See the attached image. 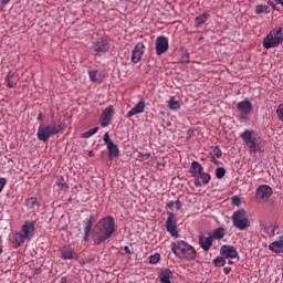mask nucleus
<instances>
[{
  "label": "nucleus",
  "instance_id": "36",
  "mask_svg": "<svg viewBox=\"0 0 283 283\" xmlns=\"http://www.w3.org/2000/svg\"><path fill=\"white\" fill-rule=\"evenodd\" d=\"M206 21H207V14L206 13L198 15L196 18V21H195L196 27L198 28V27L202 25V23H206Z\"/></svg>",
  "mask_w": 283,
  "mask_h": 283
},
{
  "label": "nucleus",
  "instance_id": "6",
  "mask_svg": "<svg viewBox=\"0 0 283 283\" xmlns=\"http://www.w3.org/2000/svg\"><path fill=\"white\" fill-rule=\"evenodd\" d=\"M232 224L240 231L249 229V227H251V222L249 221V216H247V210L240 209L234 211L232 214Z\"/></svg>",
  "mask_w": 283,
  "mask_h": 283
},
{
  "label": "nucleus",
  "instance_id": "48",
  "mask_svg": "<svg viewBox=\"0 0 283 283\" xmlns=\"http://www.w3.org/2000/svg\"><path fill=\"white\" fill-rule=\"evenodd\" d=\"M149 156H151V154L145 153V154L140 155V158H142L143 160H149Z\"/></svg>",
  "mask_w": 283,
  "mask_h": 283
},
{
  "label": "nucleus",
  "instance_id": "51",
  "mask_svg": "<svg viewBox=\"0 0 283 283\" xmlns=\"http://www.w3.org/2000/svg\"><path fill=\"white\" fill-rule=\"evenodd\" d=\"M174 206H175V202H174V201H169V202L167 203V208H168V209H174Z\"/></svg>",
  "mask_w": 283,
  "mask_h": 283
},
{
  "label": "nucleus",
  "instance_id": "53",
  "mask_svg": "<svg viewBox=\"0 0 283 283\" xmlns=\"http://www.w3.org/2000/svg\"><path fill=\"white\" fill-rule=\"evenodd\" d=\"M38 120L43 122V114L40 113V114L38 115Z\"/></svg>",
  "mask_w": 283,
  "mask_h": 283
},
{
  "label": "nucleus",
  "instance_id": "22",
  "mask_svg": "<svg viewBox=\"0 0 283 283\" xmlns=\"http://www.w3.org/2000/svg\"><path fill=\"white\" fill-rule=\"evenodd\" d=\"M269 249L272 253H283V239L270 243Z\"/></svg>",
  "mask_w": 283,
  "mask_h": 283
},
{
  "label": "nucleus",
  "instance_id": "35",
  "mask_svg": "<svg viewBox=\"0 0 283 283\" xmlns=\"http://www.w3.org/2000/svg\"><path fill=\"white\" fill-rule=\"evenodd\" d=\"M277 224H270L264 227V231H266V233H269L270 235H275V231H277Z\"/></svg>",
  "mask_w": 283,
  "mask_h": 283
},
{
  "label": "nucleus",
  "instance_id": "5",
  "mask_svg": "<svg viewBox=\"0 0 283 283\" xmlns=\"http://www.w3.org/2000/svg\"><path fill=\"white\" fill-rule=\"evenodd\" d=\"M240 138L247 145L250 154H255L256 151H261L260 143H258V135L253 129H245L241 135Z\"/></svg>",
  "mask_w": 283,
  "mask_h": 283
},
{
  "label": "nucleus",
  "instance_id": "18",
  "mask_svg": "<svg viewBox=\"0 0 283 283\" xmlns=\"http://www.w3.org/2000/svg\"><path fill=\"white\" fill-rule=\"evenodd\" d=\"M63 260H76L77 255L73 248L64 247L60 250Z\"/></svg>",
  "mask_w": 283,
  "mask_h": 283
},
{
  "label": "nucleus",
  "instance_id": "23",
  "mask_svg": "<svg viewBox=\"0 0 283 283\" xmlns=\"http://www.w3.org/2000/svg\"><path fill=\"white\" fill-rule=\"evenodd\" d=\"M171 277H174V272H171V270H164L159 273L160 283H171Z\"/></svg>",
  "mask_w": 283,
  "mask_h": 283
},
{
  "label": "nucleus",
  "instance_id": "32",
  "mask_svg": "<svg viewBox=\"0 0 283 283\" xmlns=\"http://www.w3.org/2000/svg\"><path fill=\"white\" fill-rule=\"evenodd\" d=\"M97 132H98V126H96L87 132H84L81 135V138H92V136H94V134H96Z\"/></svg>",
  "mask_w": 283,
  "mask_h": 283
},
{
  "label": "nucleus",
  "instance_id": "14",
  "mask_svg": "<svg viewBox=\"0 0 283 283\" xmlns=\"http://www.w3.org/2000/svg\"><path fill=\"white\" fill-rule=\"evenodd\" d=\"M220 255L226 260H235L238 258V250L233 245H222L220 249Z\"/></svg>",
  "mask_w": 283,
  "mask_h": 283
},
{
  "label": "nucleus",
  "instance_id": "10",
  "mask_svg": "<svg viewBox=\"0 0 283 283\" xmlns=\"http://www.w3.org/2000/svg\"><path fill=\"white\" fill-rule=\"evenodd\" d=\"M112 118H114V106H107L99 118V123L102 127H109V123H112Z\"/></svg>",
  "mask_w": 283,
  "mask_h": 283
},
{
  "label": "nucleus",
  "instance_id": "57",
  "mask_svg": "<svg viewBox=\"0 0 283 283\" xmlns=\"http://www.w3.org/2000/svg\"><path fill=\"white\" fill-rule=\"evenodd\" d=\"M88 156L92 157V156H94V154H93L92 151H90V153H88Z\"/></svg>",
  "mask_w": 283,
  "mask_h": 283
},
{
  "label": "nucleus",
  "instance_id": "49",
  "mask_svg": "<svg viewBox=\"0 0 283 283\" xmlns=\"http://www.w3.org/2000/svg\"><path fill=\"white\" fill-rule=\"evenodd\" d=\"M223 273L224 275H229L231 273V268L230 266L223 268Z\"/></svg>",
  "mask_w": 283,
  "mask_h": 283
},
{
  "label": "nucleus",
  "instance_id": "56",
  "mask_svg": "<svg viewBox=\"0 0 283 283\" xmlns=\"http://www.w3.org/2000/svg\"><path fill=\"white\" fill-rule=\"evenodd\" d=\"M273 1H275L276 3L283 7V0H273Z\"/></svg>",
  "mask_w": 283,
  "mask_h": 283
},
{
  "label": "nucleus",
  "instance_id": "16",
  "mask_svg": "<svg viewBox=\"0 0 283 283\" xmlns=\"http://www.w3.org/2000/svg\"><path fill=\"white\" fill-rule=\"evenodd\" d=\"M237 109L243 116H249L253 112V104L249 99L241 101L237 104Z\"/></svg>",
  "mask_w": 283,
  "mask_h": 283
},
{
  "label": "nucleus",
  "instance_id": "34",
  "mask_svg": "<svg viewBox=\"0 0 283 283\" xmlns=\"http://www.w3.org/2000/svg\"><path fill=\"white\" fill-rule=\"evenodd\" d=\"M107 148H108V151H109V155L111 156H113V157H116V156H118V146L116 145V144H109L108 146H107Z\"/></svg>",
  "mask_w": 283,
  "mask_h": 283
},
{
  "label": "nucleus",
  "instance_id": "40",
  "mask_svg": "<svg viewBox=\"0 0 283 283\" xmlns=\"http://www.w3.org/2000/svg\"><path fill=\"white\" fill-rule=\"evenodd\" d=\"M149 262L150 264H158V262H160V254H155V255H151L149 258Z\"/></svg>",
  "mask_w": 283,
  "mask_h": 283
},
{
  "label": "nucleus",
  "instance_id": "19",
  "mask_svg": "<svg viewBox=\"0 0 283 283\" xmlns=\"http://www.w3.org/2000/svg\"><path fill=\"white\" fill-rule=\"evenodd\" d=\"M199 245L201 247L202 250L209 251V249H211V247H213V237L200 235L199 237Z\"/></svg>",
  "mask_w": 283,
  "mask_h": 283
},
{
  "label": "nucleus",
  "instance_id": "30",
  "mask_svg": "<svg viewBox=\"0 0 283 283\" xmlns=\"http://www.w3.org/2000/svg\"><path fill=\"white\" fill-rule=\"evenodd\" d=\"M200 178L202 185H209L211 182V175L205 172V170L198 176Z\"/></svg>",
  "mask_w": 283,
  "mask_h": 283
},
{
  "label": "nucleus",
  "instance_id": "38",
  "mask_svg": "<svg viewBox=\"0 0 283 283\" xmlns=\"http://www.w3.org/2000/svg\"><path fill=\"white\" fill-rule=\"evenodd\" d=\"M212 156L214 158H222V150L220 149V146H214L212 149Z\"/></svg>",
  "mask_w": 283,
  "mask_h": 283
},
{
  "label": "nucleus",
  "instance_id": "50",
  "mask_svg": "<svg viewBox=\"0 0 283 283\" xmlns=\"http://www.w3.org/2000/svg\"><path fill=\"white\" fill-rule=\"evenodd\" d=\"M124 251H125L126 255H132V250L129 249V247L125 245Z\"/></svg>",
  "mask_w": 283,
  "mask_h": 283
},
{
  "label": "nucleus",
  "instance_id": "21",
  "mask_svg": "<svg viewBox=\"0 0 283 283\" xmlns=\"http://www.w3.org/2000/svg\"><path fill=\"white\" fill-rule=\"evenodd\" d=\"M17 73L9 71L6 75L4 83L9 90H12L13 87H17Z\"/></svg>",
  "mask_w": 283,
  "mask_h": 283
},
{
  "label": "nucleus",
  "instance_id": "7",
  "mask_svg": "<svg viewBox=\"0 0 283 283\" xmlns=\"http://www.w3.org/2000/svg\"><path fill=\"white\" fill-rule=\"evenodd\" d=\"M109 41L105 38H99L91 46V52L93 56H103L105 52H109Z\"/></svg>",
  "mask_w": 283,
  "mask_h": 283
},
{
  "label": "nucleus",
  "instance_id": "43",
  "mask_svg": "<svg viewBox=\"0 0 283 283\" xmlns=\"http://www.w3.org/2000/svg\"><path fill=\"white\" fill-rule=\"evenodd\" d=\"M268 4L272 8V10L280 12V9L277 8V6H275V2L273 0H269Z\"/></svg>",
  "mask_w": 283,
  "mask_h": 283
},
{
  "label": "nucleus",
  "instance_id": "46",
  "mask_svg": "<svg viewBox=\"0 0 283 283\" xmlns=\"http://www.w3.org/2000/svg\"><path fill=\"white\" fill-rule=\"evenodd\" d=\"M202 181H200V178L199 177H195V187H198V188H200V187H202Z\"/></svg>",
  "mask_w": 283,
  "mask_h": 283
},
{
  "label": "nucleus",
  "instance_id": "15",
  "mask_svg": "<svg viewBox=\"0 0 283 283\" xmlns=\"http://www.w3.org/2000/svg\"><path fill=\"white\" fill-rule=\"evenodd\" d=\"M25 238L21 232H13L9 235L10 244L13 249H19L25 242Z\"/></svg>",
  "mask_w": 283,
  "mask_h": 283
},
{
  "label": "nucleus",
  "instance_id": "45",
  "mask_svg": "<svg viewBox=\"0 0 283 283\" xmlns=\"http://www.w3.org/2000/svg\"><path fill=\"white\" fill-rule=\"evenodd\" d=\"M175 207H176L177 211H180V209H182V202L179 199H177L175 201Z\"/></svg>",
  "mask_w": 283,
  "mask_h": 283
},
{
  "label": "nucleus",
  "instance_id": "13",
  "mask_svg": "<svg viewBox=\"0 0 283 283\" xmlns=\"http://www.w3.org/2000/svg\"><path fill=\"white\" fill-rule=\"evenodd\" d=\"M273 196V188L268 185H261L255 191V198L259 200H269V197Z\"/></svg>",
  "mask_w": 283,
  "mask_h": 283
},
{
  "label": "nucleus",
  "instance_id": "28",
  "mask_svg": "<svg viewBox=\"0 0 283 283\" xmlns=\"http://www.w3.org/2000/svg\"><path fill=\"white\" fill-rule=\"evenodd\" d=\"M88 78L92 83H98L99 73L98 70L88 71Z\"/></svg>",
  "mask_w": 283,
  "mask_h": 283
},
{
  "label": "nucleus",
  "instance_id": "26",
  "mask_svg": "<svg viewBox=\"0 0 283 283\" xmlns=\"http://www.w3.org/2000/svg\"><path fill=\"white\" fill-rule=\"evenodd\" d=\"M210 237L213 240H222L224 238V228H217Z\"/></svg>",
  "mask_w": 283,
  "mask_h": 283
},
{
  "label": "nucleus",
  "instance_id": "11",
  "mask_svg": "<svg viewBox=\"0 0 283 283\" xmlns=\"http://www.w3.org/2000/svg\"><path fill=\"white\" fill-rule=\"evenodd\" d=\"M169 50V40L165 35H159L156 39V54L160 56Z\"/></svg>",
  "mask_w": 283,
  "mask_h": 283
},
{
  "label": "nucleus",
  "instance_id": "47",
  "mask_svg": "<svg viewBox=\"0 0 283 283\" xmlns=\"http://www.w3.org/2000/svg\"><path fill=\"white\" fill-rule=\"evenodd\" d=\"M240 198L239 197H233L232 198V203L235 205L237 207H240Z\"/></svg>",
  "mask_w": 283,
  "mask_h": 283
},
{
  "label": "nucleus",
  "instance_id": "33",
  "mask_svg": "<svg viewBox=\"0 0 283 283\" xmlns=\"http://www.w3.org/2000/svg\"><path fill=\"white\" fill-rule=\"evenodd\" d=\"M212 264H214V266H224V264H227V259L224 256H217L213 261Z\"/></svg>",
  "mask_w": 283,
  "mask_h": 283
},
{
  "label": "nucleus",
  "instance_id": "20",
  "mask_svg": "<svg viewBox=\"0 0 283 283\" xmlns=\"http://www.w3.org/2000/svg\"><path fill=\"white\" fill-rule=\"evenodd\" d=\"M205 171V167H202V165L198 161H192L190 169H189V174L190 176H192V178H198V176L200 174H202Z\"/></svg>",
  "mask_w": 283,
  "mask_h": 283
},
{
  "label": "nucleus",
  "instance_id": "42",
  "mask_svg": "<svg viewBox=\"0 0 283 283\" xmlns=\"http://www.w3.org/2000/svg\"><path fill=\"white\" fill-rule=\"evenodd\" d=\"M181 63H189V53H184L180 57Z\"/></svg>",
  "mask_w": 283,
  "mask_h": 283
},
{
  "label": "nucleus",
  "instance_id": "9",
  "mask_svg": "<svg viewBox=\"0 0 283 283\" xmlns=\"http://www.w3.org/2000/svg\"><path fill=\"white\" fill-rule=\"evenodd\" d=\"M36 230V221H25L21 228L20 233L27 239L34 238V231Z\"/></svg>",
  "mask_w": 283,
  "mask_h": 283
},
{
  "label": "nucleus",
  "instance_id": "55",
  "mask_svg": "<svg viewBox=\"0 0 283 283\" xmlns=\"http://www.w3.org/2000/svg\"><path fill=\"white\" fill-rule=\"evenodd\" d=\"M8 3H10V0H2L3 6H8Z\"/></svg>",
  "mask_w": 283,
  "mask_h": 283
},
{
  "label": "nucleus",
  "instance_id": "37",
  "mask_svg": "<svg viewBox=\"0 0 283 283\" xmlns=\"http://www.w3.org/2000/svg\"><path fill=\"white\" fill-rule=\"evenodd\" d=\"M226 174H227V170L222 167H218L216 169V178H218L219 180H221V178H224Z\"/></svg>",
  "mask_w": 283,
  "mask_h": 283
},
{
  "label": "nucleus",
  "instance_id": "58",
  "mask_svg": "<svg viewBox=\"0 0 283 283\" xmlns=\"http://www.w3.org/2000/svg\"><path fill=\"white\" fill-rule=\"evenodd\" d=\"M228 264H233V261H229Z\"/></svg>",
  "mask_w": 283,
  "mask_h": 283
},
{
  "label": "nucleus",
  "instance_id": "25",
  "mask_svg": "<svg viewBox=\"0 0 283 283\" xmlns=\"http://www.w3.org/2000/svg\"><path fill=\"white\" fill-rule=\"evenodd\" d=\"M56 185H57L59 189H61L62 191H67V189H70V187L67 186V182H65V178H63V176L56 177Z\"/></svg>",
  "mask_w": 283,
  "mask_h": 283
},
{
  "label": "nucleus",
  "instance_id": "12",
  "mask_svg": "<svg viewBox=\"0 0 283 283\" xmlns=\"http://www.w3.org/2000/svg\"><path fill=\"white\" fill-rule=\"evenodd\" d=\"M143 54H145V44L143 42H138L132 51V63H140Z\"/></svg>",
  "mask_w": 283,
  "mask_h": 283
},
{
  "label": "nucleus",
  "instance_id": "3",
  "mask_svg": "<svg viewBox=\"0 0 283 283\" xmlns=\"http://www.w3.org/2000/svg\"><path fill=\"white\" fill-rule=\"evenodd\" d=\"M170 248L172 253L176 255V258H179V260H187L190 262L191 260H196L198 255L196 249L182 240L172 242Z\"/></svg>",
  "mask_w": 283,
  "mask_h": 283
},
{
  "label": "nucleus",
  "instance_id": "17",
  "mask_svg": "<svg viewBox=\"0 0 283 283\" xmlns=\"http://www.w3.org/2000/svg\"><path fill=\"white\" fill-rule=\"evenodd\" d=\"M145 112V99H139L138 103L127 112L126 118H132V116H136V114H143Z\"/></svg>",
  "mask_w": 283,
  "mask_h": 283
},
{
  "label": "nucleus",
  "instance_id": "27",
  "mask_svg": "<svg viewBox=\"0 0 283 283\" xmlns=\"http://www.w3.org/2000/svg\"><path fill=\"white\" fill-rule=\"evenodd\" d=\"M90 233H92V217L86 222L84 228V241L87 242V238H90Z\"/></svg>",
  "mask_w": 283,
  "mask_h": 283
},
{
  "label": "nucleus",
  "instance_id": "29",
  "mask_svg": "<svg viewBox=\"0 0 283 283\" xmlns=\"http://www.w3.org/2000/svg\"><path fill=\"white\" fill-rule=\"evenodd\" d=\"M169 109H180V102L176 101V97H170L168 102Z\"/></svg>",
  "mask_w": 283,
  "mask_h": 283
},
{
  "label": "nucleus",
  "instance_id": "52",
  "mask_svg": "<svg viewBox=\"0 0 283 283\" xmlns=\"http://www.w3.org/2000/svg\"><path fill=\"white\" fill-rule=\"evenodd\" d=\"M216 158H218V157L211 156L210 163H213V165H218V161L216 160Z\"/></svg>",
  "mask_w": 283,
  "mask_h": 283
},
{
  "label": "nucleus",
  "instance_id": "54",
  "mask_svg": "<svg viewBox=\"0 0 283 283\" xmlns=\"http://www.w3.org/2000/svg\"><path fill=\"white\" fill-rule=\"evenodd\" d=\"M3 253V245H1V235H0V255Z\"/></svg>",
  "mask_w": 283,
  "mask_h": 283
},
{
  "label": "nucleus",
  "instance_id": "24",
  "mask_svg": "<svg viewBox=\"0 0 283 283\" xmlns=\"http://www.w3.org/2000/svg\"><path fill=\"white\" fill-rule=\"evenodd\" d=\"M255 14H269L271 12V7L268 4H256L254 7Z\"/></svg>",
  "mask_w": 283,
  "mask_h": 283
},
{
  "label": "nucleus",
  "instance_id": "2",
  "mask_svg": "<svg viewBox=\"0 0 283 283\" xmlns=\"http://www.w3.org/2000/svg\"><path fill=\"white\" fill-rule=\"evenodd\" d=\"M65 129V126L61 122H52L50 124L41 123L38 128L36 137L42 143H48L51 136H56Z\"/></svg>",
  "mask_w": 283,
  "mask_h": 283
},
{
  "label": "nucleus",
  "instance_id": "31",
  "mask_svg": "<svg viewBox=\"0 0 283 283\" xmlns=\"http://www.w3.org/2000/svg\"><path fill=\"white\" fill-rule=\"evenodd\" d=\"M25 205L28 209H34L35 207L39 206V201L36 200V198L31 197L25 200Z\"/></svg>",
  "mask_w": 283,
  "mask_h": 283
},
{
  "label": "nucleus",
  "instance_id": "44",
  "mask_svg": "<svg viewBox=\"0 0 283 283\" xmlns=\"http://www.w3.org/2000/svg\"><path fill=\"white\" fill-rule=\"evenodd\" d=\"M8 180L6 178H0V193L3 191V187H6Z\"/></svg>",
  "mask_w": 283,
  "mask_h": 283
},
{
  "label": "nucleus",
  "instance_id": "39",
  "mask_svg": "<svg viewBox=\"0 0 283 283\" xmlns=\"http://www.w3.org/2000/svg\"><path fill=\"white\" fill-rule=\"evenodd\" d=\"M276 116L283 123V103L277 106Z\"/></svg>",
  "mask_w": 283,
  "mask_h": 283
},
{
  "label": "nucleus",
  "instance_id": "1",
  "mask_svg": "<svg viewBox=\"0 0 283 283\" xmlns=\"http://www.w3.org/2000/svg\"><path fill=\"white\" fill-rule=\"evenodd\" d=\"M115 231H116V221H114V217L106 216L102 218L96 223V231H95V239H94L95 247L103 244V242H107V240H109V238L114 235Z\"/></svg>",
  "mask_w": 283,
  "mask_h": 283
},
{
  "label": "nucleus",
  "instance_id": "41",
  "mask_svg": "<svg viewBox=\"0 0 283 283\" xmlns=\"http://www.w3.org/2000/svg\"><path fill=\"white\" fill-rule=\"evenodd\" d=\"M103 140L105 143V145L109 146V144H113L114 142H112V139L109 138V133H105Z\"/></svg>",
  "mask_w": 283,
  "mask_h": 283
},
{
  "label": "nucleus",
  "instance_id": "8",
  "mask_svg": "<svg viewBox=\"0 0 283 283\" xmlns=\"http://www.w3.org/2000/svg\"><path fill=\"white\" fill-rule=\"evenodd\" d=\"M166 231L170 233L171 238H180V232H178V219H176V214H174V212H168Z\"/></svg>",
  "mask_w": 283,
  "mask_h": 283
},
{
  "label": "nucleus",
  "instance_id": "4",
  "mask_svg": "<svg viewBox=\"0 0 283 283\" xmlns=\"http://www.w3.org/2000/svg\"><path fill=\"white\" fill-rule=\"evenodd\" d=\"M283 42V29L282 27H275L272 29L263 40L264 50H271V48H279Z\"/></svg>",
  "mask_w": 283,
  "mask_h": 283
}]
</instances>
